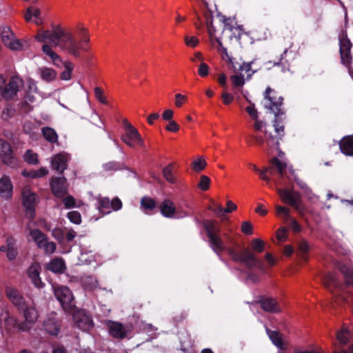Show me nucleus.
Listing matches in <instances>:
<instances>
[{
	"label": "nucleus",
	"mask_w": 353,
	"mask_h": 353,
	"mask_svg": "<svg viewBox=\"0 0 353 353\" xmlns=\"http://www.w3.org/2000/svg\"><path fill=\"white\" fill-rule=\"evenodd\" d=\"M80 41L75 40L72 32L66 28L60 26L52 27L51 30L39 31L34 37L39 42L44 43L42 51L48 56L52 63L60 66L63 61L60 56L57 54L50 46L60 48L62 51L75 58L81 57V52H88L90 50V36L86 28L82 27L79 30Z\"/></svg>",
	"instance_id": "obj_1"
},
{
	"label": "nucleus",
	"mask_w": 353,
	"mask_h": 353,
	"mask_svg": "<svg viewBox=\"0 0 353 353\" xmlns=\"http://www.w3.org/2000/svg\"><path fill=\"white\" fill-rule=\"evenodd\" d=\"M204 228L209 239L210 248L218 255L226 251L230 256H234V251L228 244L232 241V238L227 234H223L224 240L221 238L220 228L213 221L207 220L204 222Z\"/></svg>",
	"instance_id": "obj_2"
},
{
	"label": "nucleus",
	"mask_w": 353,
	"mask_h": 353,
	"mask_svg": "<svg viewBox=\"0 0 353 353\" xmlns=\"http://www.w3.org/2000/svg\"><path fill=\"white\" fill-rule=\"evenodd\" d=\"M22 86L23 81L19 77H12L6 83L5 79L0 75V99L10 100L13 99Z\"/></svg>",
	"instance_id": "obj_3"
},
{
	"label": "nucleus",
	"mask_w": 353,
	"mask_h": 353,
	"mask_svg": "<svg viewBox=\"0 0 353 353\" xmlns=\"http://www.w3.org/2000/svg\"><path fill=\"white\" fill-rule=\"evenodd\" d=\"M122 123L124 128L121 137L122 141L130 148L143 147L144 141L138 130L127 119H123Z\"/></svg>",
	"instance_id": "obj_4"
},
{
	"label": "nucleus",
	"mask_w": 353,
	"mask_h": 353,
	"mask_svg": "<svg viewBox=\"0 0 353 353\" xmlns=\"http://www.w3.org/2000/svg\"><path fill=\"white\" fill-rule=\"evenodd\" d=\"M252 128L256 132H263L264 137L259 134H256L253 137L254 139L258 145L263 147L266 143L268 147H273L278 145V139L274 138L271 134H268L266 130V123L259 119V118L254 119Z\"/></svg>",
	"instance_id": "obj_5"
},
{
	"label": "nucleus",
	"mask_w": 353,
	"mask_h": 353,
	"mask_svg": "<svg viewBox=\"0 0 353 353\" xmlns=\"http://www.w3.org/2000/svg\"><path fill=\"white\" fill-rule=\"evenodd\" d=\"M277 192L283 203L292 206L301 216H304L305 207L298 192L282 188L277 189Z\"/></svg>",
	"instance_id": "obj_6"
},
{
	"label": "nucleus",
	"mask_w": 353,
	"mask_h": 353,
	"mask_svg": "<svg viewBox=\"0 0 353 353\" xmlns=\"http://www.w3.org/2000/svg\"><path fill=\"white\" fill-rule=\"evenodd\" d=\"M54 295L66 312H73L75 307L74 296L70 290L65 286L54 288Z\"/></svg>",
	"instance_id": "obj_7"
},
{
	"label": "nucleus",
	"mask_w": 353,
	"mask_h": 353,
	"mask_svg": "<svg viewBox=\"0 0 353 353\" xmlns=\"http://www.w3.org/2000/svg\"><path fill=\"white\" fill-rule=\"evenodd\" d=\"M283 99L277 96V93L270 88H267L264 93V107L270 110L277 117L283 112L281 108Z\"/></svg>",
	"instance_id": "obj_8"
},
{
	"label": "nucleus",
	"mask_w": 353,
	"mask_h": 353,
	"mask_svg": "<svg viewBox=\"0 0 353 353\" xmlns=\"http://www.w3.org/2000/svg\"><path fill=\"white\" fill-rule=\"evenodd\" d=\"M23 205L26 208V215L28 219H33L35 213V205L39 197L30 186H25L21 192Z\"/></svg>",
	"instance_id": "obj_9"
},
{
	"label": "nucleus",
	"mask_w": 353,
	"mask_h": 353,
	"mask_svg": "<svg viewBox=\"0 0 353 353\" xmlns=\"http://www.w3.org/2000/svg\"><path fill=\"white\" fill-rule=\"evenodd\" d=\"M19 312L23 314L25 320L18 325V329L21 332L29 331L38 319V312L32 305L28 303L23 309L19 310Z\"/></svg>",
	"instance_id": "obj_10"
},
{
	"label": "nucleus",
	"mask_w": 353,
	"mask_h": 353,
	"mask_svg": "<svg viewBox=\"0 0 353 353\" xmlns=\"http://www.w3.org/2000/svg\"><path fill=\"white\" fill-rule=\"evenodd\" d=\"M0 157L3 162L10 168L19 166V161L14 156L10 143L3 139H0Z\"/></svg>",
	"instance_id": "obj_11"
},
{
	"label": "nucleus",
	"mask_w": 353,
	"mask_h": 353,
	"mask_svg": "<svg viewBox=\"0 0 353 353\" xmlns=\"http://www.w3.org/2000/svg\"><path fill=\"white\" fill-rule=\"evenodd\" d=\"M339 44L341 63L348 68L349 73L353 78V70L350 68V64L352 60L350 55L352 43L347 38L346 34H343L341 36H340Z\"/></svg>",
	"instance_id": "obj_12"
},
{
	"label": "nucleus",
	"mask_w": 353,
	"mask_h": 353,
	"mask_svg": "<svg viewBox=\"0 0 353 353\" xmlns=\"http://www.w3.org/2000/svg\"><path fill=\"white\" fill-rule=\"evenodd\" d=\"M1 37L4 45L12 50H19L22 48L21 43L16 38L9 27H3L1 30Z\"/></svg>",
	"instance_id": "obj_13"
},
{
	"label": "nucleus",
	"mask_w": 353,
	"mask_h": 353,
	"mask_svg": "<svg viewBox=\"0 0 353 353\" xmlns=\"http://www.w3.org/2000/svg\"><path fill=\"white\" fill-rule=\"evenodd\" d=\"M234 261H241L245 263L248 267H257L260 269L263 268L262 262L257 259L254 254L248 250L243 251L241 255L237 254L234 252V256H230Z\"/></svg>",
	"instance_id": "obj_14"
},
{
	"label": "nucleus",
	"mask_w": 353,
	"mask_h": 353,
	"mask_svg": "<svg viewBox=\"0 0 353 353\" xmlns=\"http://www.w3.org/2000/svg\"><path fill=\"white\" fill-rule=\"evenodd\" d=\"M70 313L72 314L74 323L79 329L83 331H89L92 327V321L84 311H76L74 308V312Z\"/></svg>",
	"instance_id": "obj_15"
},
{
	"label": "nucleus",
	"mask_w": 353,
	"mask_h": 353,
	"mask_svg": "<svg viewBox=\"0 0 353 353\" xmlns=\"http://www.w3.org/2000/svg\"><path fill=\"white\" fill-rule=\"evenodd\" d=\"M6 292L8 299L18 308L19 310L23 309L28 303L26 302L18 290L12 287H7Z\"/></svg>",
	"instance_id": "obj_16"
},
{
	"label": "nucleus",
	"mask_w": 353,
	"mask_h": 353,
	"mask_svg": "<svg viewBox=\"0 0 353 353\" xmlns=\"http://www.w3.org/2000/svg\"><path fill=\"white\" fill-rule=\"evenodd\" d=\"M53 194L57 197H63L67 193L66 179L64 177L53 178L51 181Z\"/></svg>",
	"instance_id": "obj_17"
},
{
	"label": "nucleus",
	"mask_w": 353,
	"mask_h": 353,
	"mask_svg": "<svg viewBox=\"0 0 353 353\" xmlns=\"http://www.w3.org/2000/svg\"><path fill=\"white\" fill-rule=\"evenodd\" d=\"M13 185L10 176L3 175L0 179V197L8 200L12 196Z\"/></svg>",
	"instance_id": "obj_18"
},
{
	"label": "nucleus",
	"mask_w": 353,
	"mask_h": 353,
	"mask_svg": "<svg viewBox=\"0 0 353 353\" xmlns=\"http://www.w3.org/2000/svg\"><path fill=\"white\" fill-rule=\"evenodd\" d=\"M17 319L10 316L8 310H3L0 314V326L4 328L8 332H10L12 328L17 327L18 325Z\"/></svg>",
	"instance_id": "obj_19"
},
{
	"label": "nucleus",
	"mask_w": 353,
	"mask_h": 353,
	"mask_svg": "<svg viewBox=\"0 0 353 353\" xmlns=\"http://www.w3.org/2000/svg\"><path fill=\"white\" fill-rule=\"evenodd\" d=\"M161 214L166 218H179L176 216V210L175 205L170 199H165L159 205Z\"/></svg>",
	"instance_id": "obj_20"
},
{
	"label": "nucleus",
	"mask_w": 353,
	"mask_h": 353,
	"mask_svg": "<svg viewBox=\"0 0 353 353\" xmlns=\"http://www.w3.org/2000/svg\"><path fill=\"white\" fill-rule=\"evenodd\" d=\"M68 160L69 156L68 154L61 152L52 158L51 164L54 170L61 173L66 169Z\"/></svg>",
	"instance_id": "obj_21"
},
{
	"label": "nucleus",
	"mask_w": 353,
	"mask_h": 353,
	"mask_svg": "<svg viewBox=\"0 0 353 353\" xmlns=\"http://www.w3.org/2000/svg\"><path fill=\"white\" fill-rule=\"evenodd\" d=\"M43 328L45 331L53 336H57L60 331V324L54 315L48 316L43 322Z\"/></svg>",
	"instance_id": "obj_22"
},
{
	"label": "nucleus",
	"mask_w": 353,
	"mask_h": 353,
	"mask_svg": "<svg viewBox=\"0 0 353 353\" xmlns=\"http://www.w3.org/2000/svg\"><path fill=\"white\" fill-rule=\"evenodd\" d=\"M0 251L6 252L7 258L10 261L14 260L18 254L15 246V240L12 237H8L6 239V245L1 246Z\"/></svg>",
	"instance_id": "obj_23"
},
{
	"label": "nucleus",
	"mask_w": 353,
	"mask_h": 353,
	"mask_svg": "<svg viewBox=\"0 0 353 353\" xmlns=\"http://www.w3.org/2000/svg\"><path fill=\"white\" fill-rule=\"evenodd\" d=\"M41 266L38 263L32 264L28 270V274L35 287L40 288L43 287V283L39 277Z\"/></svg>",
	"instance_id": "obj_24"
},
{
	"label": "nucleus",
	"mask_w": 353,
	"mask_h": 353,
	"mask_svg": "<svg viewBox=\"0 0 353 353\" xmlns=\"http://www.w3.org/2000/svg\"><path fill=\"white\" fill-rule=\"evenodd\" d=\"M107 325L110 335L113 337L121 339L126 335V330L122 324L118 322L108 321Z\"/></svg>",
	"instance_id": "obj_25"
},
{
	"label": "nucleus",
	"mask_w": 353,
	"mask_h": 353,
	"mask_svg": "<svg viewBox=\"0 0 353 353\" xmlns=\"http://www.w3.org/2000/svg\"><path fill=\"white\" fill-rule=\"evenodd\" d=\"M262 309L266 312L271 313H278L281 311V308L274 299L266 298L260 301Z\"/></svg>",
	"instance_id": "obj_26"
},
{
	"label": "nucleus",
	"mask_w": 353,
	"mask_h": 353,
	"mask_svg": "<svg viewBox=\"0 0 353 353\" xmlns=\"http://www.w3.org/2000/svg\"><path fill=\"white\" fill-rule=\"evenodd\" d=\"M341 152L348 156L353 155V136L345 137L340 142Z\"/></svg>",
	"instance_id": "obj_27"
},
{
	"label": "nucleus",
	"mask_w": 353,
	"mask_h": 353,
	"mask_svg": "<svg viewBox=\"0 0 353 353\" xmlns=\"http://www.w3.org/2000/svg\"><path fill=\"white\" fill-rule=\"evenodd\" d=\"M323 285L332 291L333 289L336 288L339 285V281L332 273H327L321 277Z\"/></svg>",
	"instance_id": "obj_28"
},
{
	"label": "nucleus",
	"mask_w": 353,
	"mask_h": 353,
	"mask_svg": "<svg viewBox=\"0 0 353 353\" xmlns=\"http://www.w3.org/2000/svg\"><path fill=\"white\" fill-rule=\"evenodd\" d=\"M266 331L269 338L274 345L281 350L285 349V343L283 340L282 336L279 332L271 331L269 329H267Z\"/></svg>",
	"instance_id": "obj_29"
},
{
	"label": "nucleus",
	"mask_w": 353,
	"mask_h": 353,
	"mask_svg": "<svg viewBox=\"0 0 353 353\" xmlns=\"http://www.w3.org/2000/svg\"><path fill=\"white\" fill-rule=\"evenodd\" d=\"M40 14H41L40 9L33 7V6H30V7L27 8V9L26 10V12L24 14V18L26 21H30L32 20V18L34 17V18H35V20L34 22L36 24L39 25L41 23L40 20H39Z\"/></svg>",
	"instance_id": "obj_30"
},
{
	"label": "nucleus",
	"mask_w": 353,
	"mask_h": 353,
	"mask_svg": "<svg viewBox=\"0 0 353 353\" xmlns=\"http://www.w3.org/2000/svg\"><path fill=\"white\" fill-rule=\"evenodd\" d=\"M30 235L39 248L43 247V244L48 241L46 236L39 230H31Z\"/></svg>",
	"instance_id": "obj_31"
},
{
	"label": "nucleus",
	"mask_w": 353,
	"mask_h": 353,
	"mask_svg": "<svg viewBox=\"0 0 353 353\" xmlns=\"http://www.w3.org/2000/svg\"><path fill=\"white\" fill-rule=\"evenodd\" d=\"M47 268L53 272L60 273L63 271L65 263L61 259L57 258L48 264Z\"/></svg>",
	"instance_id": "obj_32"
},
{
	"label": "nucleus",
	"mask_w": 353,
	"mask_h": 353,
	"mask_svg": "<svg viewBox=\"0 0 353 353\" xmlns=\"http://www.w3.org/2000/svg\"><path fill=\"white\" fill-rule=\"evenodd\" d=\"M336 336L340 343L346 345L350 341L351 332L347 327L343 326L336 332Z\"/></svg>",
	"instance_id": "obj_33"
},
{
	"label": "nucleus",
	"mask_w": 353,
	"mask_h": 353,
	"mask_svg": "<svg viewBox=\"0 0 353 353\" xmlns=\"http://www.w3.org/2000/svg\"><path fill=\"white\" fill-rule=\"evenodd\" d=\"M39 94L37 92V88L35 83L30 80L28 83V91L26 94L27 99L30 102H34L37 100Z\"/></svg>",
	"instance_id": "obj_34"
},
{
	"label": "nucleus",
	"mask_w": 353,
	"mask_h": 353,
	"mask_svg": "<svg viewBox=\"0 0 353 353\" xmlns=\"http://www.w3.org/2000/svg\"><path fill=\"white\" fill-rule=\"evenodd\" d=\"M141 208L146 214H148L156 208V202L150 197H143L141 201Z\"/></svg>",
	"instance_id": "obj_35"
},
{
	"label": "nucleus",
	"mask_w": 353,
	"mask_h": 353,
	"mask_svg": "<svg viewBox=\"0 0 353 353\" xmlns=\"http://www.w3.org/2000/svg\"><path fill=\"white\" fill-rule=\"evenodd\" d=\"M41 79L46 81H51L57 77V72L54 70L49 68H41L40 69Z\"/></svg>",
	"instance_id": "obj_36"
},
{
	"label": "nucleus",
	"mask_w": 353,
	"mask_h": 353,
	"mask_svg": "<svg viewBox=\"0 0 353 353\" xmlns=\"http://www.w3.org/2000/svg\"><path fill=\"white\" fill-rule=\"evenodd\" d=\"M63 65L65 70L61 73L60 77L62 80L68 81L72 79L74 64L70 61H65Z\"/></svg>",
	"instance_id": "obj_37"
},
{
	"label": "nucleus",
	"mask_w": 353,
	"mask_h": 353,
	"mask_svg": "<svg viewBox=\"0 0 353 353\" xmlns=\"http://www.w3.org/2000/svg\"><path fill=\"white\" fill-rule=\"evenodd\" d=\"M110 204V201L108 198H100L99 199L98 208L103 214H108L111 211Z\"/></svg>",
	"instance_id": "obj_38"
},
{
	"label": "nucleus",
	"mask_w": 353,
	"mask_h": 353,
	"mask_svg": "<svg viewBox=\"0 0 353 353\" xmlns=\"http://www.w3.org/2000/svg\"><path fill=\"white\" fill-rule=\"evenodd\" d=\"M42 133L44 137V138L51 142L54 143L57 141L58 136L56 133V132L51 128H43L42 129Z\"/></svg>",
	"instance_id": "obj_39"
},
{
	"label": "nucleus",
	"mask_w": 353,
	"mask_h": 353,
	"mask_svg": "<svg viewBox=\"0 0 353 353\" xmlns=\"http://www.w3.org/2000/svg\"><path fill=\"white\" fill-rule=\"evenodd\" d=\"M207 163L203 157H199L194 159L192 163V168L196 172H199L205 169Z\"/></svg>",
	"instance_id": "obj_40"
},
{
	"label": "nucleus",
	"mask_w": 353,
	"mask_h": 353,
	"mask_svg": "<svg viewBox=\"0 0 353 353\" xmlns=\"http://www.w3.org/2000/svg\"><path fill=\"white\" fill-rule=\"evenodd\" d=\"M163 176L165 179L170 183H175L176 179L172 173V165L170 164L163 170Z\"/></svg>",
	"instance_id": "obj_41"
},
{
	"label": "nucleus",
	"mask_w": 353,
	"mask_h": 353,
	"mask_svg": "<svg viewBox=\"0 0 353 353\" xmlns=\"http://www.w3.org/2000/svg\"><path fill=\"white\" fill-rule=\"evenodd\" d=\"M230 79L234 88H242L245 84L244 77L241 74L232 75Z\"/></svg>",
	"instance_id": "obj_42"
},
{
	"label": "nucleus",
	"mask_w": 353,
	"mask_h": 353,
	"mask_svg": "<svg viewBox=\"0 0 353 353\" xmlns=\"http://www.w3.org/2000/svg\"><path fill=\"white\" fill-rule=\"evenodd\" d=\"M82 283L84 287L88 290H93L97 287V281L93 276H86L83 278Z\"/></svg>",
	"instance_id": "obj_43"
},
{
	"label": "nucleus",
	"mask_w": 353,
	"mask_h": 353,
	"mask_svg": "<svg viewBox=\"0 0 353 353\" xmlns=\"http://www.w3.org/2000/svg\"><path fill=\"white\" fill-rule=\"evenodd\" d=\"M272 163L276 167L277 172L281 176H284V174L286 172V164L285 162L280 161L277 158H274L272 160Z\"/></svg>",
	"instance_id": "obj_44"
},
{
	"label": "nucleus",
	"mask_w": 353,
	"mask_h": 353,
	"mask_svg": "<svg viewBox=\"0 0 353 353\" xmlns=\"http://www.w3.org/2000/svg\"><path fill=\"white\" fill-rule=\"evenodd\" d=\"M252 250L258 253H261L265 250V243L260 239H254L251 242Z\"/></svg>",
	"instance_id": "obj_45"
},
{
	"label": "nucleus",
	"mask_w": 353,
	"mask_h": 353,
	"mask_svg": "<svg viewBox=\"0 0 353 353\" xmlns=\"http://www.w3.org/2000/svg\"><path fill=\"white\" fill-rule=\"evenodd\" d=\"M52 236L61 244L65 239V228H55L52 231Z\"/></svg>",
	"instance_id": "obj_46"
},
{
	"label": "nucleus",
	"mask_w": 353,
	"mask_h": 353,
	"mask_svg": "<svg viewBox=\"0 0 353 353\" xmlns=\"http://www.w3.org/2000/svg\"><path fill=\"white\" fill-rule=\"evenodd\" d=\"M25 161L30 164H36L38 162L37 154L30 150H28L23 155Z\"/></svg>",
	"instance_id": "obj_47"
},
{
	"label": "nucleus",
	"mask_w": 353,
	"mask_h": 353,
	"mask_svg": "<svg viewBox=\"0 0 353 353\" xmlns=\"http://www.w3.org/2000/svg\"><path fill=\"white\" fill-rule=\"evenodd\" d=\"M341 272L344 275L346 283L347 284H353V269L343 266L341 268Z\"/></svg>",
	"instance_id": "obj_48"
},
{
	"label": "nucleus",
	"mask_w": 353,
	"mask_h": 353,
	"mask_svg": "<svg viewBox=\"0 0 353 353\" xmlns=\"http://www.w3.org/2000/svg\"><path fill=\"white\" fill-rule=\"evenodd\" d=\"M276 210L277 216L283 218L285 221L290 219V209L286 207L276 205Z\"/></svg>",
	"instance_id": "obj_49"
},
{
	"label": "nucleus",
	"mask_w": 353,
	"mask_h": 353,
	"mask_svg": "<svg viewBox=\"0 0 353 353\" xmlns=\"http://www.w3.org/2000/svg\"><path fill=\"white\" fill-rule=\"evenodd\" d=\"M274 127L275 132L277 134V137H273L274 138L278 139V141L284 136V125L276 119L274 122Z\"/></svg>",
	"instance_id": "obj_50"
},
{
	"label": "nucleus",
	"mask_w": 353,
	"mask_h": 353,
	"mask_svg": "<svg viewBox=\"0 0 353 353\" xmlns=\"http://www.w3.org/2000/svg\"><path fill=\"white\" fill-rule=\"evenodd\" d=\"M184 42L188 47L195 48L199 44V40L196 36L185 35Z\"/></svg>",
	"instance_id": "obj_51"
},
{
	"label": "nucleus",
	"mask_w": 353,
	"mask_h": 353,
	"mask_svg": "<svg viewBox=\"0 0 353 353\" xmlns=\"http://www.w3.org/2000/svg\"><path fill=\"white\" fill-rule=\"evenodd\" d=\"M210 183V179L205 175H202L200 177V181L198 183V188L203 191L208 190Z\"/></svg>",
	"instance_id": "obj_52"
},
{
	"label": "nucleus",
	"mask_w": 353,
	"mask_h": 353,
	"mask_svg": "<svg viewBox=\"0 0 353 353\" xmlns=\"http://www.w3.org/2000/svg\"><path fill=\"white\" fill-rule=\"evenodd\" d=\"M188 100V97L181 93H177L174 96V105L176 108H181Z\"/></svg>",
	"instance_id": "obj_53"
},
{
	"label": "nucleus",
	"mask_w": 353,
	"mask_h": 353,
	"mask_svg": "<svg viewBox=\"0 0 353 353\" xmlns=\"http://www.w3.org/2000/svg\"><path fill=\"white\" fill-rule=\"evenodd\" d=\"M68 218L75 224H79L81 221V214L77 211H71L68 213Z\"/></svg>",
	"instance_id": "obj_54"
},
{
	"label": "nucleus",
	"mask_w": 353,
	"mask_h": 353,
	"mask_svg": "<svg viewBox=\"0 0 353 353\" xmlns=\"http://www.w3.org/2000/svg\"><path fill=\"white\" fill-rule=\"evenodd\" d=\"M14 114V110L12 106L6 107L1 112V118L3 120H8L12 117H13Z\"/></svg>",
	"instance_id": "obj_55"
},
{
	"label": "nucleus",
	"mask_w": 353,
	"mask_h": 353,
	"mask_svg": "<svg viewBox=\"0 0 353 353\" xmlns=\"http://www.w3.org/2000/svg\"><path fill=\"white\" fill-rule=\"evenodd\" d=\"M299 250L302 255V257L305 259V255L309 252L310 250V245L308 243L305 241H301L299 243Z\"/></svg>",
	"instance_id": "obj_56"
},
{
	"label": "nucleus",
	"mask_w": 353,
	"mask_h": 353,
	"mask_svg": "<svg viewBox=\"0 0 353 353\" xmlns=\"http://www.w3.org/2000/svg\"><path fill=\"white\" fill-rule=\"evenodd\" d=\"M41 249H43L46 254H52L56 250V244L54 242L47 241Z\"/></svg>",
	"instance_id": "obj_57"
},
{
	"label": "nucleus",
	"mask_w": 353,
	"mask_h": 353,
	"mask_svg": "<svg viewBox=\"0 0 353 353\" xmlns=\"http://www.w3.org/2000/svg\"><path fill=\"white\" fill-rule=\"evenodd\" d=\"M94 92L95 97L99 102H101V103H103V104L107 103V100L105 99V97L103 95V90L100 88L96 87L94 88Z\"/></svg>",
	"instance_id": "obj_58"
},
{
	"label": "nucleus",
	"mask_w": 353,
	"mask_h": 353,
	"mask_svg": "<svg viewBox=\"0 0 353 353\" xmlns=\"http://www.w3.org/2000/svg\"><path fill=\"white\" fill-rule=\"evenodd\" d=\"M246 111L253 120L259 118V112L253 103H250V105L246 108Z\"/></svg>",
	"instance_id": "obj_59"
},
{
	"label": "nucleus",
	"mask_w": 353,
	"mask_h": 353,
	"mask_svg": "<svg viewBox=\"0 0 353 353\" xmlns=\"http://www.w3.org/2000/svg\"><path fill=\"white\" fill-rule=\"evenodd\" d=\"M198 73L201 77H206L209 73V66L204 62L201 63Z\"/></svg>",
	"instance_id": "obj_60"
},
{
	"label": "nucleus",
	"mask_w": 353,
	"mask_h": 353,
	"mask_svg": "<svg viewBox=\"0 0 353 353\" xmlns=\"http://www.w3.org/2000/svg\"><path fill=\"white\" fill-rule=\"evenodd\" d=\"M241 231L246 234H252V225L248 221H244L241 225Z\"/></svg>",
	"instance_id": "obj_61"
},
{
	"label": "nucleus",
	"mask_w": 353,
	"mask_h": 353,
	"mask_svg": "<svg viewBox=\"0 0 353 353\" xmlns=\"http://www.w3.org/2000/svg\"><path fill=\"white\" fill-rule=\"evenodd\" d=\"M63 201L66 208H72L76 205L75 200L71 196H66Z\"/></svg>",
	"instance_id": "obj_62"
},
{
	"label": "nucleus",
	"mask_w": 353,
	"mask_h": 353,
	"mask_svg": "<svg viewBox=\"0 0 353 353\" xmlns=\"http://www.w3.org/2000/svg\"><path fill=\"white\" fill-rule=\"evenodd\" d=\"M165 129L170 132H176L179 130V125L174 121H170Z\"/></svg>",
	"instance_id": "obj_63"
},
{
	"label": "nucleus",
	"mask_w": 353,
	"mask_h": 353,
	"mask_svg": "<svg viewBox=\"0 0 353 353\" xmlns=\"http://www.w3.org/2000/svg\"><path fill=\"white\" fill-rule=\"evenodd\" d=\"M221 99L224 104L228 105L234 100V97L231 94L224 91L221 94Z\"/></svg>",
	"instance_id": "obj_64"
}]
</instances>
